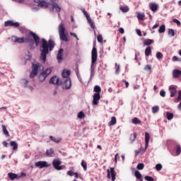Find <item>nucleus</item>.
Wrapping results in <instances>:
<instances>
[{"label": "nucleus", "instance_id": "obj_1", "mask_svg": "<svg viewBox=\"0 0 181 181\" xmlns=\"http://www.w3.org/2000/svg\"><path fill=\"white\" fill-rule=\"evenodd\" d=\"M42 45L40 47V59L43 62V63H45L47 60V55L49 54V51L52 52L54 47H55V42L52 40H49L47 41L45 39L42 38L41 40Z\"/></svg>", "mask_w": 181, "mask_h": 181}, {"label": "nucleus", "instance_id": "obj_2", "mask_svg": "<svg viewBox=\"0 0 181 181\" xmlns=\"http://www.w3.org/2000/svg\"><path fill=\"white\" fill-rule=\"evenodd\" d=\"M31 37L33 38L35 45L38 46L40 41V38L38 35H37L32 31H29L27 34H25V37H24V41L25 42V43L33 42Z\"/></svg>", "mask_w": 181, "mask_h": 181}, {"label": "nucleus", "instance_id": "obj_3", "mask_svg": "<svg viewBox=\"0 0 181 181\" xmlns=\"http://www.w3.org/2000/svg\"><path fill=\"white\" fill-rule=\"evenodd\" d=\"M59 39L64 42H68V37L65 34V28L64 23H60L58 28Z\"/></svg>", "mask_w": 181, "mask_h": 181}, {"label": "nucleus", "instance_id": "obj_4", "mask_svg": "<svg viewBox=\"0 0 181 181\" xmlns=\"http://www.w3.org/2000/svg\"><path fill=\"white\" fill-rule=\"evenodd\" d=\"M98 59V50L97 48L94 46L93 47L92 51H91V74L94 71V64L97 62Z\"/></svg>", "mask_w": 181, "mask_h": 181}, {"label": "nucleus", "instance_id": "obj_5", "mask_svg": "<svg viewBox=\"0 0 181 181\" xmlns=\"http://www.w3.org/2000/svg\"><path fill=\"white\" fill-rule=\"evenodd\" d=\"M53 67H49L40 73L38 76V80L40 82H44L47 77L52 73Z\"/></svg>", "mask_w": 181, "mask_h": 181}, {"label": "nucleus", "instance_id": "obj_6", "mask_svg": "<svg viewBox=\"0 0 181 181\" xmlns=\"http://www.w3.org/2000/svg\"><path fill=\"white\" fill-rule=\"evenodd\" d=\"M42 64L37 63L32 64V71L30 74V78H33L38 74V71L41 68Z\"/></svg>", "mask_w": 181, "mask_h": 181}, {"label": "nucleus", "instance_id": "obj_7", "mask_svg": "<svg viewBox=\"0 0 181 181\" xmlns=\"http://www.w3.org/2000/svg\"><path fill=\"white\" fill-rule=\"evenodd\" d=\"M116 176H117V173L114 168L111 167L110 168V170L109 169L107 170V179H111L112 181H115Z\"/></svg>", "mask_w": 181, "mask_h": 181}, {"label": "nucleus", "instance_id": "obj_8", "mask_svg": "<svg viewBox=\"0 0 181 181\" xmlns=\"http://www.w3.org/2000/svg\"><path fill=\"white\" fill-rule=\"evenodd\" d=\"M62 161L57 158L52 160V166L56 169V170H62V167L61 166Z\"/></svg>", "mask_w": 181, "mask_h": 181}, {"label": "nucleus", "instance_id": "obj_9", "mask_svg": "<svg viewBox=\"0 0 181 181\" xmlns=\"http://www.w3.org/2000/svg\"><path fill=\"white\" fill-rule=\"evenodd\" d=\"M49 83L50 84H54L57 86L62 84V81H60V79L57 76H53L52 78H50Z\"/></svg>", "mask_w": 181, "mask_h": 181}, {"label": "nucleus", "instance_id": "obj_10", "mask_svg": "<svg viewBox=\"0 0 181 181\" xmlns=\"http://www.w3.org/2000/svg\"><path fill=\"white\" fill-rule=\"evenodd\" d=\"M35 166L39 168V169H42V168H49L50 164H47L46 161H37L35 163Z\"/></svg>", "mask_w": 181, "mask_h": 181}, {"label": "nucleus", "instance_id": "obj_11", "mask_svg": "<svg viewBox=\"0 0 181 181\" xmlns=\"http://www.w3.org/2000/svg\"><path fill=\"white\" fill-rule=\"evenodd\" d=\"M71 87V78H66L64 81V83L62 84V88L63 89H69Z\"/></svg>", "mask_w": 181, "mask_h": 181}, {"label": "nucleus", "instance_id": "obj_12", "mask_svg": "<svg viewBox=\"0 0 181 181\" xmlns=\"http://www.w3.org/2000/svg\"><path fill=\"white\" fill-rule=\"evenodd\" d=\"M100 93H94L93 96L92 103L95 105H98L99 100H100Z\"/></svg>", "mask_w": 181, "mask_h": 181}, {"label": "nucleus", "instance_id": "obj_13", "mask_svg": "<svg viewBox=\"0 0 181 181\" xmlns=\"http://www.w3.org/2000/svg\"><path fill=\"white\" fill-rule=\"evenodd\" d=\"M11 40L16 43H25V37H18L17 36H13L11 37Z\"/></svg>", "mask_w": 181, "mask_h": 181}, {"label": "nucleus", "instance_id": "obj_14", "mask_svg": "<svg viewBox=\"0 0 181 181\" xmlns=\"http://www.w3.org/2000/svg\"><path fill=\"white\" fill-rule=\"evenodd\" d=\"M4 26L8 27V26H13L14 28H18L20 26L19 23H14L12 21H8L4 22Z\"/></svg>", "mask_w": 181, "mask_h": 181}, {"label": "nucleus", "instance_id": "obj_15", "mask_svg": "<svg viewBox=\"0 0 181 181\" xmlns=\"http://www.w3.org/2000/svg\"><path fill=\"white\" fill-rule=\"evenodd\" d=\"M169 91H170V97H172V98L175 96V95L177 93V88L174 86H170L169 87Z\"/></svg>", "mask_w": 181, "mask_h": 181}, {"label": "nucleus", "instance_id": "obj_16", "mask_svg": "<svg viewBox=\"0 0 181 181\" xmlns=\"http://www.w3.org/2000/svg\"><path fill=\"white\" fill-rule=\"evenodd\" d=\"M149 8L151 11H152L153 12H156L158 11L159 6L158 4H156V3H150L148 4Z\"/></svg>", "mask_w": 181, "mask_h": 181}, {"label": "nucleus", "instance_id": "obj_17", "mask_svg": "<svg viewBox=\"0 0 181 181\" xmlns=\"http://www.w3.org/2000/svg\"><path fill=\"white\" fill-rule=\"evenodd\" d=\"M150 134L148 132H145V145H146V149H148V144L150 142Z\"/></svg>", "mask_w": 181, "mask_h": 181}, {"label": "nucleus", "instance_id": "obj_18", "mask_svg": "<svg viewBox=\"0 0 181 181\" xmlns=\"http://www.w3.org/2000/svg\"><path fill=\"white\" fill-rule=\"evenodd\" d=\"M173 77L175 78H177L181 76V71L178 70V69H175L173 71Z\"/></svg>", "mask_w": 181, "mask_h": 181}, {"label": "nucleus", "instance_id": "obj_19", "mask_svg": "<svg viewBox=\"0 0 181 181\" xmlns=\"http://www.w3.org/2000/svg\"><path fill=\"white\" fill-rule=\"evenodd\" d=\"M63 52H64V49H59L58 52H57V59L59 60V61H61L63 59Z\"/></svg>", "mask_w": 181, "mask_h": 181}, {"label": "nucleus", "instance_id": "obj_20", "mask_svg": "<svg viewBox=\"0 0 181 181\" xmlns=\"http://www.w3.org/2000/svg\"><path fill=\"white\" fill-rule=\"evenodd\" d=\"M37 6L42 8H47L49 6V4L47 2H46L45 1H41L38 3Z\"/></svg>", "mask_w": 181, "mask_h": 181}, {"label": "nucleus", "instance_id": "obj_21", "mask_svg": "<svg viewBox=\"0 0 181 181\" xmlns=\"http://www.w3.org/2000/svg\"><path fill=\"white\" fill-rule=\"evenodd\" d=\"M52 10H55V11L58 13L61 12L62 11V8L59 7V6L57 3L53 4L52 5Z\"/></svg>", "mask_w": 181, "mask_h": 181}, {"label": "nucleus", "instance_id": "obj_22", "mask_svg": "<svg viewBox=\"0 0 181 181\" xmlns=\"http://www.w3.org/2000/svg\"><path fill=\"white\" fill-rule=\"evenodd\" d=\"M70 74H71L70 71L64 69L62 73V76L63 78H65L66 79L70 76Z\"/></svg>", "mask_w": 181, "mask_h": 181}, {"label": "nucleus", "instance_id": "obj_23", "mask_svg": "<svg viewBox=\"0 0 181 181\" xmlns=\"http://www.w3.org/2000/svg\"><path fill=\"white\" fill-rule=\"evenodd\" d=\"M8 177L11 180H15V179H18V175L13 173H8Z\"/></svg>", "mask_w": 181, "mask_h": 181}, {"label": "nucleus", "instance_id": "obj_24", "mask_svg": "<svg viewBox=\"0 0 181 181\" xmlns=\"http://www.w3.org/2000/svg\"><path fill=\"white\" fill-rule=\"evenodd\" d=\"M54 154V151L52 148H49L46 151V156H49V158H52L53 155Z\"/></svg>", "mask_w": 181, "mask_h": 181}, {"label": "nucleus", "instance_id": "obj_25", "mask_svg": "<svg viewBox=\"0 0 181 181\" xmlns=\"http://www.w3.org/2000/svg\"><path fill=\"white\" fill-rule=\"evenodd\" d=\"M49 139L52 142H54V144H59L60 142H62V139L61 138L56 139L55 137H54L52 136H49Z\"/></svg>", "mask_w": 181, "mask_h": 181}, {"label": "nucleus", "instance_id": "obj_26", "mask_svg": "<svg viewBox=\"0 0 181 181\" xmlns=\"http://www.w3.org/2000/svg\"><path fill=\"white\" fill-rule=\"evenodd\" d=\"M1 127L3 128V134H4V135H6V137H10V134L8 132V131L6 129V127L3 124L1 125Z\"/></svg>", "mask_w": 181, "mask_h": 181}, {"label": "nucleus", "instance_id": "obj_27", "mask_svg": "<svg viewBox=\"0 0 181 181\" xmlns=\"http://www.w3.org/2000/svg\"><path fill=\"white\" fill-rule=\"evenodd\" d=\"M134 176L139 180L143 181L142 175L141 174V173L139 171H138V170L135 171Z\"/></svg>", "mask_w": 181, "mask_h": 181}, {"label": "nucleus", "instance_id": "obj_28", "mask_svg": "<svg viewBox=\"0 0 181 181\" xmlns=\"http://www.w3.org/2000/svg\"><path fill=\"white\" fill-rule=\"evenodd\" d=\"M117 123V118L115 117H112L111 120L108 122V126H113Z\"/></svg>", "mask_w": 181, "mask_h": 181}, {"label": "nucleus", "instance_id": "obj_29", "mask_svg": "<svg viewBox=\"0 0 181 181\" xmlns=\"http://www.w3.org/2000/svg\"><path fill=\"white\" fill-rule=\"evenodd\" d=\"M151 53H152L151 47H147L145 49V56L149 57Z\"/></svg>", "mask_w": 181, "mask_h": 181}, {"label": "nucleus", "instance_id": "obj_30", "mask_svg": "<svg viewBox=\"0 0 181 181\" xmlns=\"http://www.w3.org/2000/svg\"><path fill=\"white\" fill-rule=\"evenodd\" d=\"M10 146H13V149L14 151H17L18 146V144L16 143V141H11L10 142Z\"/></svg>", "mask_w": 181, "mask_h": 181}, {"label": "nucleus", "instance_id": "obj_31", "mask_svg": "<svg viewBox=\"0 0 181 181\" xmlns=\"http://www.w3.org/2000/svg\"><path fill=\"white\" fill-rule=\"evenodd\" d=\"M137 136V134L136 133H134L130 134L129 136V140L131 141V142H134V141L136 140Z\"/></svg>", "mask_w": 181, "mask_h": 181}, {"label": "nucleus", "instance_id": "obj_32", "mask_svg": "<svg viewBox=\"0 0 181 181\" xmlns=\"http://www.w3.org/2000/svg\"><path fill=\"white\" fill-rule=\"evenodd\" d=\"M176 156H179L181 153V146L177 145L175 148Z\"/></svg>", "mask_w": 181, "mask_h": 181}, {"label": "nucleus", "instance_id": "obj_33", "mask_svg": "<svg viewBox=\"0 0 181 181\" xmlns=\"http://www.w3.org/2000/svg\"><path fill=\"white\" fill-rule=\"evenodd\" d=\"M20 32L26 35L30 31L26 29L25 28L21 27L20 28Z\"/></svg>", "mask_w": 181, "mask_h": 181}, {"label": "nucleus", "instance_id": "obj_34", "mask_svg": "<svg viewBox=\"0 0 181 181\" xmlns=\"http://www.w3.org/2000/svg\"><path fill=\"white\" fill-rule=\"evenodd\" d=\"M101 88L99 86H95L93 88V91L95 92V93L100 94L101 93Z\"/></svg>", "mask_w": 181, "mask_h": 181}, {"label": "nucleus", "instance_id": "obj_35", "mask_svg": "<svg viewBox=\"0 0 181 181\" xmlns=\"http://www.w3.org/2000/svg\"><path fill=\"white\" fill-rule=\"evenodd\" d=\"M166 30V27L165 25H162L160 26L159 29H158V33H163L165 32Z\"/></svg>", "mask_w": 181, "mask_h": 181}, {"label": "nucleus", "instance_id": "obj_36", "mask_svg": "<svg viewBox=\"0 0 181 181\" xmlns=\"http://www.w3.org/2000/svg\"><path fill=\"white\" fill-rule=\"evenodd\" d=\"M81 165L82 166L83 170H87V163L84 160H81Z\"/></svg>", "mask_w": 181, "mask_h": 181}, {"label": "nucleus", "instance_id": "obj_37", "mask_svg": "<svg viewBox=\"0 0 181 181\" xmlns=\"http://www.w3.org/2000/svg\"><path fill=\"white\" fill-rule=\"evenodd\" d=\"M144 168H145V165L142 163H139L136 166V169L138 170H143V169H144Z\"/></svg>", "mask_w": 181, "mask_h": 181}, {"label": "nucleus", "instance_id": "obj_38", "mask_svg": "<svg viewBox=\"0 0 181 181\" xmlns=\"http://www.w3.org/2000/svg\"><path fill=\"white\" fill-rule=\"evenodd\" d=\"M154 41L153 40L150 39H146V40L144 41V45H151Z\"/></svg>", "mask_w": 181, "mask_h": 181}, {"label": "nucleus", "instance_id": "obj_39", "mask_svg": "<svg viewBox=\"0 0 181 181\" xmlns=\"http://www.w3.org/2000/svg\"><path fill=\"white\" fill-rule=\"evenodd\" d=\"M165 115H166V117L168 120L173 119V117H174L173 113H170V112H166Z\"/></svg>", "mask_w": 181, "mask_h": 181}, {"label": "nucleus", "instance_id": "obj_40", "mask_svg": "<svg viewBox=\"0 0 181 181\" xmlns=\"http://www.w3.org/2000/svg\"><path fill=\"white\" fill-rule=\"evenodd\" d=\"M115 74H119L120 73V65L115 63Z\"/></svg>", "mask_w": 181, "mask_h": 181}, {"label": "nucleus", "instance_id": "obj_41", "mask_svg": "<svg viewBox=\"0 0 181 181\" xmlns=\"http://www.w3.org/2000/svg\"><path fill=\"white\" fill-rule=\"evenodd\" d=\"M132 122L135 124L141 123V121L138 117L133 118Z\"/></svg>", "mask_w": 181, "mask_h": 181}, {"label": "nucleus", "instance_id": "obj_42", "mask_svg": "<svg viewBox=\"0 0 181 181\" xmlns=\"http://www.w3.org/2000/svg\"><path fill=\"white\" fill-rule=\"evenodd\" d=\"M81 11H82L84 16L86 18L87 21L91 18L85 9L83 8V9H81Z\"/></svg>", "mask_w": 181, "mask_h": 181}, {"label": "nucleus", "instance_id": "obj_43", "mask_svg": "<svg viewBox=\"0 0 181 181\" xmlns=\"http://www.w3.org/2000/svg\"><path fill=\"white\" fill-rule=\"evenodd\" d=\"M144 18H145V14L144 13H139L137 14V18L139 20H141V21H144Z\"/></svg>", "mask_w": 181, "mask_h": 181}, {"label": "nucleus", "instance_id": "obj_44", "mask_svg": "<svg viewBox=\"0 0 181 181\" xmlns=\"http://www.w3.org/2000/svg\"><path fill=\"white\" fill-rule=\"evenodd\" d=\"M87 21H88V23L90 24V28H93V30H95V23L92 21L91 18H90Z\"/></svg>", "mask_w": 181, "mask_h": 181}, {"label": "nucleus", "instance_id": "obj_45", "mask_svg": "<svg viewBox=\"0 0 181 181\" xmlns=\"http://www.w3.org/2000/svg\"><path fill=\"white\" fill-rule=\"evenodd\" d=\"M85 113L82 111L79 112L77 115V117H78L79 119H82L85 117Z\"/></svg>", "mask_w": 181, "mask_h": 181}, {"label": "nucleus", "instance_id": "obj_46", "mask_svg": "<svg viewBox=\"0 0 181 181\" xmlns=\"http://www.w3.org/2000/svg\"><path fill=\"white\" fill-rule=\"evenodd\" d=\"M158 110H159V107L158 106H153L152 107V112L153 113H156V112H158Z\"/></svg>", "mask_w": 181, "mask_h": 181}, {"label": "nucleus", "instance_id": "obj_47", "mask_svg": "<svg viewBox=\"0 0 181 181\" xmlns=\"http://www.w3.org/2000/svg\"><path fill=\"white\" fill-rule=\"evenodd\" d=\"M144 179L145 180H147V181H154V178L148 175H146L144 177Z\"/></svg>", "mask_w": 181, "mask_h": 181}, {"label": "nucleus", "instance_id": "obj_48", "mask_svg": "<svg viewBox=\"0 0 181 181\" xmlns=\"http://www.w3.org/2000/svg\"><path fill=\"white\" fill-rule=\"evenodd\" d=\"M151 65H146L144 67V70L149 71L150 73H151Z\"/></svg>", "mask_w": 181, "mask_h": 181}, {"label": "nucleus", "instance_id": "obj_49", "mask_svg": "<svg viewBox=\"0 0 181 181\" xmlns=\"http://www.w3.org/2000/svg\"><path fill=\"white\" fill-rule=\"evenodd\" d=\"M97 40H98V42L103 43V36L101 35H98L97 37Z\"/></svg>", "mask_w": 181, "mask_h": 181}, {"label": "nucleus", "instance_id": "obj_50", "mask_svg": "<svg viewBox=\"0 0 181 181\" xmlns=\"http://www.w3.org/2000/svg\"><path fill=\"white\" fill-rule=\"evenodd\" d=\"M168 35H170L172 37H174L175 36V30L173 29H169Z\"/></svg>", "mask_w": 181, "mask_h": 181}, {"label": "nucleus", "instance_id": "obj_51", "mask_svg": "<svg viewBox=\"0 0 181 181\" xmlns=\"http://www.w3.org/2000/svg\"><path fill=\"white\" fill-rule=\"evenodd\" d=\"M163 169V165H161V164H157L156 165V170H157V171H160V170H161Z\"/></svg>", "mask_w": 181, "mask_h": 181}, {"label": "nucleus", "instance_id": "obj_52", "mask_svg": "<svg viewBox=\"0 0 181 181\" xmlns=\"http://www.w3.org/2000/svg\"><path fill=\"white\" fill-rule=\"evenodd\" d=\"M156 57L158 59H162V58H163V54L160 52H157L156 53Z\"/></svg>", "mask_w": 181, "mask_h": 181}, {"label": "nucleus", "instance_id": "obj_53", "mask_svg": "<svg viewBox=\"0 0 181 181\" xmlns=\"http://www.w3.org/2000/svg\"><path fill=\"white\" fill-rule=\"evenodd\" d=\"M120 10L122 12H128L129 9L128 7H120Z\"/></svg>", "mask_w": 181, "mask_h": 181}, {"label": "nucleus", "instance_id": "obj_54", "mask_svg": "<svg viewBox=\"0 0 181 181\" xmlns=\"http://www.w3.org/2000/svg\"><path fill=\"white\" fill-rule=\"evenodd\" d=\"M173 22L175 23L178 26L181 25V22L176 18L173 19Z\"/></svg>", "mask_w": 181, "mask_h": 181}, {"label": "nucleus", "instance_id": "obj_55", "mask_svg": "<svg viewBox=\"0 0 181 181\" xmlns=\"http://www.w3.org/2000/svg\"><path fill=\"white\" fill-rule=\"evenodd\" d=\"M160 95L162 96V97H165L166 95V92L163 90H160Z\"/></svg>", "mask_w": 181, "mask_h": 181}, {"label": "nucleus", "instance_id": "obj_56", "mask_svg": "<svg viewBox=\"0 0 181 181\" xmlns=\"http://www.w3.org/2000/svg\"><path fill=\"white\" fill-rule=\"evenodd\" d=\"M74 171H72V170H69V171H67V175H69V176H74Z\"/></svg>", "mask_w": 181, "mask_h": 181}, {"label": "nucleus", "instance_id": "obj_57", "mask_svg": "<svg viewBox=\"0 0 181 181\" xmlns=\"http://www.w3.org/2000/svg\"><path fill=\"white\" fill-rule=\"evenodd\" d=\"M173 61L178 62V61H180V59L177 56H174V57H173Z\"/></svg>", "mask_w": 181, "mask_h": 181}, {"label": "nucleus", "instance_id": "obj_58", "mask_svg": "<svg viewBox=\"0 0 181 181\" xmlns=\"http://www.w3.org/2000/svg\"><path fill=\"white\" fill-rule=\"evenodd\" d=\"M122 81L124 82V83H125V87H126V88H128L129 86V82L127 81L126 80H122Z\"/></svg>", "mask_w": 181, "mask_h": 181}, {"label": "nucleus", "instance_id": "obj_59", "mask_svg": "<svg viewBox=\"0 0 181 181\" xmlns=\"http://www.w3.org/2000/svg\"><path fill=\"white\" fill-rule=\"evenodd\" d=\"M139 151H141V152L144 153V152H146L147 149L144 148H142V147H140V148H139Z\"/></svg>", "mask_w": 181, "mask_h": 181}, {"label": "nucleus", "instance_id": "obj_60", "mask_svg": "<svg viewBox=\"0 0 181 181\" xmlns=\"http://www.w3.org/2000/svg\"><path fill=\"white\" fill-rule=\"evenodd\" d=\"M177 100H181V90L178 91Z\"/></svg>", "mask_w": 181, "mask_h": 181}, {"label": "nucleus", "instance_id": "obj_61", "mask_svg": "<svg viewBox=\"0 0 181 181\" xmlns=\"http://www.w3.org/2000/svg\"><path fill=\"white\" fill-rule=\"evenodd\" d=\"M119 32L121 34H124V28H119Z\"/></svg>", "mask_w": 181, "mask_h": 181}, {"label": "nucleus", "instance_id": "obj_62", "mask_svg": "<svg viewBox=\"0 0 181 181\" xmlns=\"http://www.w3.org/2000/svg\"><path fill=\"white\" fill-rule=\"evenodd\" d=\"M136 34L138 35H139L140 37L142 36V33H141V31L140 30H136Z\"/></svg>", "mask_w": 181, "mask_h": 181}, {"label": "nucleus", "instance_id": "obj_63", "mask_svg": "<svg viewBox=\"0 0 181 181\" xmlns=\"http://www.w3.org/2000/svg\"><path fill=\"white\" fill-rule=\"evenodd\" d=\"M139 153H141V151L139 150L135 151V156H138Z\"/></svg>", "mask_w": 181, "mask_h": 181}, {"label": "nucleus", "instance_id": "obj_64", "mask_svg": "<svg viewBox=\"0 0 181 181\" xmlns=\"http://www.w3.org/2000/svg\"><path fill=\"white\" fill-rule=\"evenodd\" d=\"M3 146H4V148H8V143L6 141H3Z\"/></svg>", "mask_w": 181, "mask_h": 181}]
</instances>
